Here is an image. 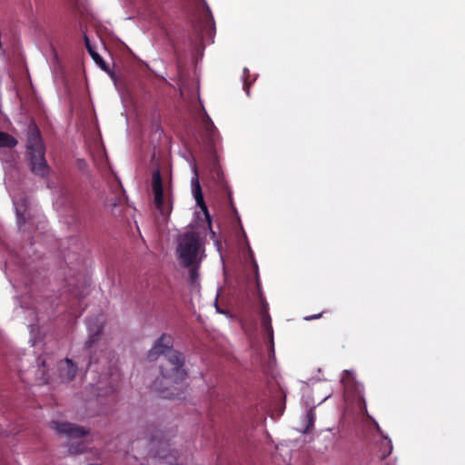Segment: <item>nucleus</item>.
Masks as SVG:
<instances>
[{
    "mask_svg": "<svg viewBox=\"0 0 465 465\" xmlns=\"http://www.w3.org/2000/svg\"><path fill=\"white\" fill-rule=\"evenodd\" d=\"M83 292H74L72 298L69 300L67 297L61 298L64 302L66 300V304L64 305L63 311L67 312L72 317L77 319L81 316V303H82Z\"/></svg>",
    "mask_w": 465,
    "mask_h": 465,
    "instance_id": "nucleus-10",
    "label": "nucleus"
},
{
    "mask_svg": "<svg viewBox=\"0 0 465 465\" xmlns=\"http://www.w3.org/2000/svg\"><path fill=\"white\" fill-rule=\"evenodd\" d=\"M306 420H307V425L305 427L304 432L308 433L313 428L314 422H315V420H316V415H315L314 408L309 409V411L306 413Z\"/></svg>",
    "mask_w": 465,
    "mask_h": 465,
    "instance_id": "nucleus-15",
    "label": "nucleus"
},
{
    "mask_svg": "<svg viewBox=\"0 0 465 465\" xmlns=\"http://www.w3.org/2000/svg\"><path fill=\"white\" fill-rule=\"evenodd\" d=\"M87 329L89 331V338L85 343V348L89 351L90 360L88 367H93L95 364H101L103 368L110 362L111 351H103L101 357H96L95 352L93 353L92 349L99 341L100 336L103 333L104 323L103 322H88Z\"/></svg>",
    "mask_w": 465,
    "mask_h": 465,
    "instance_id": "nucleus-6",
    "label": "nucleus"
},
{
    "mask_svg": "<svg viewBox=\"0 0 465 465\" xmlns=\"http://www.w3.org/2000/svg\"><path fill=\"white\" fill-rule=\"evenodd\" d=\"M257 292H258V302L256 305V312L260 320H272L269 314V305L262 292L261 284L259 279L257 278Z\"/></svg>",
    "mask_w": 465,
    "mask_h": 465,
    "instance_id": "nucleus-12",
    "label": "nucleus"
},
{
    "mask_svg": "<svg viewBox=\"0 0 465 465\" xmlns=\"http://www.w3.org/2000/svg\"><path fill=\"white\" fill-rule=\"evenodd\" d=\"M45 148L39 130L35 127L28 133L26 155L30 170L42 178L47 177L50 167L45 160Z\"/></svg>",
    "mask_w": 465,
    "mask_h": 465,
    "instance_id": "nucleus-4",
    "label": "nucleus"
},
{
    "mask_svg": "<svg viewBox=\"0 0 465 465\" xmlns=\"http://www.w3.org/2000/svg\"><path fill=\"white\" fill-rule=\"evenodd\" d=\"M322 313L323 312L313 314V315H310V316H306V317H304L303 320H306V321H309V320H318L319 318L322 317Z\"/></svg>",
    "mask_w": 465,
    "mask_h": 465,
    "instance_id": "nucleus-18",
    "label": "nucleus"
},
{
    "mask_svg": "<svg viewBox=\"0 0 465 465\" xmlns=\"http://www.w3.org/2000/svg\"><path fill=\"white\" fill-rule=\"evenodd\" d=\"M264 322V329L266 331L269 332L271 342H272V344H273V334H272V328L271 325L272 322L268 321V322Z\"/></svg>",
    "mask_w": 465,
    "mask_h": 465,
    "instance_id": "nucleus-16",
    "label": "nucleus"
},
{
    "mask_svg": "<svg viewBox=\"0 0 465 465\" xmlns=\"http://www.w3.org/2000/svg\"><path fill=\"white\" fill-rule=\"evenodd\" d=\"M387 444L389 445V450H388V451H385L382 453L381 459H385L387 456H389L391 454V452L392 450V446L391 444V441H389Z\"/></svg>",
    "mask_w": 465,
    "mask_h": 465,
    "instance_id": "nucleus-19",
    "label": "nucleus"
},
{
    "mask_svg": "<svg viewBox=\"0 0 465 465\" xmlns=\"http://www.w3.org/2000/svg\"><path fill=\"white\" fill-rule=\"evenodd\" d=\"M203 126L204 129V143L209 150L214 151L219 142V134L210 116L205 114L203 117Z\"/></svg>",
    "mask_w": 465,
    "mask_h": 465,
    "instance_id": "nucleus-8",
    "label": "nucleus"
},
{
    "mask_svg": "<svg viewBox=\"0 0 465 465\" xmlns=\"http://www.w3.org/2000/svg\"><path fill=\"white\" fill-rule=\"evenodd\" d=\"M57 370L63 381H70L76 374L77 366L72 360L65 358L58 362Z\"/></svg>",
    "mask_w": 465,
    "mask_h": 465,
    "instance_id": "nucleus-11",
    "label": "nucleus"
},
{
    "mask_svg": "<svg viewBox=\"0 0 465 465\" xmlns=\"http://www.w3.org/2000/svg\"><path fill=\"white\" fill-rule=\"evenodd\" d=\"M131 451L134 457L158 458L164 460L169 465H178L177 450L171 449V440L164 431L152 428L143 438L132 441Z\"/></svg>",
    "mask_w": 465,
    "mask_h": 465,
    "instance_id": "nucleus-2",
    "label": "nucleus"
},
{
    "mask_svg": "<svg viewBox=\"0 0 465 465\" xmlns=\"http://www.w3.org/2000/svg\"><path fill=\"white\" fill-rule=\"evenodd\" d=\"M358 404H359L360 411L362 413H367V406H366V402H365V400L363 399V397H360Z\"/></svg>",
    "mask_w": 465,
    "mask_h": 465,
    "instance_id": "nucleus-17",
    "label": "nucleus"
},
{
    "mask_svg": "<svg viewBox=\"0 0 465 465\" xmlns=\"http://www.w3.org/2000/svg\"><path fill=\"white\" fill-rule=\"evenodd\" d=\"M200 249L201 243L197 232H185L178 238L177 259L182 267L189 269V282L191 284L198 282L202 262V258L199 256Z\"/></svg>",
    "mask_w": 465,
    "mask_h": 465,
    "instance_id": "nucleus-3",
    "label": "nucleus"
},
{
    "mask_svg": "<svg viewBox=\"0 0 465 465\" xmlns=\"http://www.w3.org/2000/svg\"><path fill=\"white\" fill-rule=\"evenodd\" d=\"M152 189L154 195L155 208L163 216H169L173 210L172 192L164 193L161 173L156 170L152 177Z\"/></svg>",
    "mask_w": 465,
    "mask_h": 465,
    "instance_id": "nucleus-7",
    "label": "nucleus"
},
{
    "mask_svg": "<svg viewBox=\"0 0 465 465\" xmlns=\"http://www.w3.org/2000/svg\"><path fill=\"white\" fill-rule=\"evenodd\" d=\"M52 427L59 435L65 436L69 440L67 446L70 454H80L85 451L86 444L84 437L89 433V430L70 422L54 421Z\"/></svg>",
    "mask_w": 465,
    "mask_h": 465,
    "instance_id": "nucleus-5",
    "label": "nucleus"
},
{
    "mask_svg": "<svg viewBox=\"0 0 465 465\" xmlns=\"http://www.w3.org/2000/svg\"><path fill=\"white\" fill-rule=\"evenodd\" d=\"M17 143L18 142L14 136L0 131V147L14 148Z\"/></svg>",
    "mask_w": 465,
    "mask_h": 465,
    "instance_id": "nucleus-14",
    "label": "nucleus"
},
{
    "mask_svg": "<svg viewBox=\"0 0 465 465\" xmlns=\"http://www.w3.org/2000/svg\"><path fill=\"white\" fill-rule=\"evenodd\" d=\"M192 192L193 195L195 199L197 205L200 207L202 212L203 213L206 220L208 221L209 226L211 225V216L208 212V208L203 199V194L202 191V187L199 182L198 173L196 169H194V176L192 178Z\"/></svg>",
    "mask_w": 465,
    "mask_h": 465,
    "instance_id": "nucleus-9",
    "label": "nucleus"
},
{
    "mask_svg": "<svg viewBox=\"0 0 465 465\" xmlns=\"http://www.w3.org/2000/svg\"><path fill=\"white\" fill-rule=\"evenodd\" d=\"M84 42H85L86 49H87L88 53L90 54V55L92 56V58L94 59V61L95 62V64H98L101 67V69L104 70V72H109L108 64L104 61L102 56L97 52H95L94 50V48L91 46L90 41L86 35L84 36Z\"/></svg>",
    "mask_w": 465,
    "mask_h": 465,
    "instance_id": "nucleus-13",
    "label": "nucleus"
},
{
    "mask_svg": "<svg viewBox=\"0 0 465 465\" xmlns=\"http://www.w3.org/2000/svg\"><path fill=\"white\" fill-rule=\"evenodd\" d=\"M173 337L163 334L148 352L150 361H155L160 355H163V361L160 366L161 377L153 381V386L163 398L166 399L179 398L176 385L182 382L187 375L183 369L184 357L181 352L173 349Z\"/></svg>",
    "mask_w": 465,
    "mask_h": 465,
    "instance_id": "nucleus-1",
    "label": "nucleus"
}]
</instances>
